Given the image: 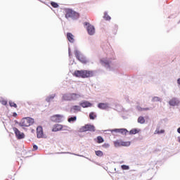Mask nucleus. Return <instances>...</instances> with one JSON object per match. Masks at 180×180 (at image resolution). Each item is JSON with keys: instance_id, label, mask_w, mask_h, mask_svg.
Here are the masks:
<instances>
[{"instance_id": "39", "label": "nucleus", "mask_w": 180, "mask_h": 180, "mask_svg": "<svg viewBox=\"0 0 180 180\" xmlns=\"http://www.w3.org/2000/svg\"><path fill=\"white\" fill-rule=\"evenodd\" d=\"M13 116H14V117H16L18 116V114L16 112H13Z\"/></svg>"}, {"instance_id": "9", "label": "nucleus", "mask_w": 180, "mask_h": 180, "mask_svg": "<svg viewBox=\"0 0 180 180\" xmlns=\"http://www.w3.org/2000/svg\"><path fill=\"white\" fill-rule=\"evenodd\" d=\"M51 120L52 122H55L56 123H60L61 120H63V115H55L51 117Z\"/></svg>"}, {"instance_id": "13", "label": "nucleus", "mask_w": 180, "mask_h": 180, "mask_svg": "<svg viewBox=\"0 0 180 180\" xmlns=\"http://www.w3.org/2000/svg\"><path fill=\"white\" fill-rule=\"evenodd\" d=\"M79 105L82 106V108H91V106H92V103H91L89 101H82L79 103Z\"/></svg>"}, {"instance_id": "32", "label": "nucleus", "mask_w": 180, "mask_h": 180, "mask_svg": "<svg viewBox=\"0 0 180 180\" xmlns=\"http://www.w3.org/2000/svg\"><path fill=\"white\" fill-rule=\"evenodd\" d=\"M161 101V98L159 97H153L152 99V102H160Z\"/></svg>"}, {"instance_id": "33", "label": "nucleus", "mask_w": 180, "mask_h": 180, "mask_svg": "<svg viewBox=\"0 0 180 180\" xmlns=\"http://www.w3.org/2000/svg\"><path fill=\"white\" fill-rule=\"evenodd\" d=\"M51 5L53 6V8H58V4L54 1L51 2Z\"/></svg>"}, {"instance_id": "41", "label": "nucleus", "mask_w": 180, "mask_h": 180, "mask_svg": "<svg viewBox=\"0 0 180 180\" xmlns=\"http://www.w3.org/2000/svg\"><path fill=\"white\" fill-rule=\"evenodd\" d=\"M177 131H178V133H179V134H180V127H179V128H178Z\"/></svg>"}, {"instance_id": "29", "label": "nucleus", "mask_w": 180, "mask_h": 180, "mask_svg": "<svg viewBox=\"0 0 180 180\" xmlns=\"http://www.w3.org/2000/svg\"><path fill=\"white\" fill-rule=\"evenodd\" d=\"M9 105L11 108H18V105L13 101H9Z\"/></svg>"}, {"instance_id": "17", "label": "nucleus", "mask_w": 180, "mask_h": 180, "mask_svg": "<svg viewBox=\"0 0 180 180\" xmlns=\"http://www.w3.org/2000/svg\"><path fill=\"white\" fill-rule=\"evenodd\" d=\"M100 61H101L102 65H104V67H107L108 68H110V65H109V61L108 60L101 59Z\"/></svg>"}, {"instance_id": "4", "label": "nucleus", "mask_w": 180, "mask_h": 180, "mask_svg": "<svg viewBox=\"0 0 180 180\" xmlns=\"http://www.w3.org/2000/svg\"><path fill=\"white\" fill-rule=\"evenodd\" d=\"M75 55L76 58H77V60H79L80 63H82V64H86V63H88V60H86V58H85L84 55L81 54V53H79V51H75Z\"/></svg>"}, {"instance_id": "8", "label": "nucleus", "mask_w": 180, "mask_h": 180, "mask_svg": "<svg viewBox=\"0 0 180 180\" xmlns=\"http://www.w3.org/2000/svg\"><path fill=\"white\" fill-rule=\"evenodd\" d=\"M13 130L18 140H22V139H25V134L20 132L18 128L14 127L13 128Z\"/></svg>"}, {"instance_id": "25", "label": "nucleus", "mask_w": 180, "mask_h": 180, "mask_svg": "<svg viewBox=\"0 0 180 180\" xmlns=\"http://www.w3.org/2000/svg\"><path fill=\"white\" fill-rule=\"evenodd\" d=\"M120 133L121 134H123L124 136H126V134H127V133H129V131L124 128H122Z\"/></svg>"}, {"instance_id": "24", "label": "nucleus", "mask_w": 180, "mask_h": 180, "mask_svg": "<svg viewBox=\"0 0 180 180\" xmlns=\"http://www.w3.org/2000/svg\"><path fill=\"white\" fill-rule=\"evenodd\" d=\"M55 96H56V95H51V96H48L46 98V102H51V101H53V99H54Z\"/></svg>"}, {"instance_id": "5", "label": "nucleus", "mask_w": 180, "mask_h": 180, "mask_svg": "<svg viewBox=\"0 0 180 180\" xmlns=\"http://www.w3.org/2000/svg\"><path fill=\"white\" fill-rule=\"evenodd\" d=\"M84 26H87L86 30L90 36L95 34V27H94V25H91L89 22H84Z\"/></svg>"}, {"instance_id": "22", "label": "nucleus", "mask_w": 180, "mask_h": 180, "mask_svg": "<svg viewBox=\"0 0 180 180\" xmlns=\"http://www.w3.org/2000/svg\"><path fill=\"white\" fill-rule=\"evenodd\" d=\"M96 118V114H95V112H91L89 114V119H91V120H95V119Z\"/></svg>"}, {"instance_id": "19", "label": "nucleus", "mask_w": 180, "mask_h": 180, "mask_svg": "<svg viewBox=\"0 0 180 180\" xmlns=\"http://www.w3.org/2000/svg\"><path fill=\"white\" fill-rule=\"evenodd\" d=\"M130 146V141H121V147H129Z\"/></svg>"}, {"instance_id": "1", "label": "nucleus", "mask_w": 180, "mask_h": 180, "mask_svg": "<svg viewBox=\"0 0 180 180\" xmlns=\"http://www.w3.org/2000/svg\"><path fill=\"white\" fill-rule=\"evenodd\" d=\"M73 75L77 78H91L95 75L93 70H75Z\"/></svg>"}, {"instance_id": "40", "label": "nucleus", "mask_w": 180, "mask_h": 180, "mask_svg": "<svg viewBox=\"0 0 180 180\" xmlns=\"http://www.w3.org/2000/svg\"><path fill=\"white\" fill-rule=\"evenodd\" d=\"M177 84H179V85H180V78L178 79V80H177Z\"/></svg>"}, {"instance_id": "35", "label": "nucleus", "mask_w": 180, "mask_h": 180, "mask_svg": "<svg viewBox=\"0 0 180 180\" xmlns=\"http://www.w3.org/2000/svg\"><path fill=\"white\" fill-rule=\"evenodd\" d=\"M121 167H122V169H124V170L129 169V168H130L129 166H127L126 165H122Z\"/></svg>"}, {"instance_id": "26", "label": "nucleus", "mask_w": 180, "mask_h": 180, "mask_svg": "<svg viewBox=\"0 0 180 180\" xmlns=\"http://www.w3.org/2000/svg\"><path fill=\"white\" fill-rule=\"evenodd\" d=\"M103 141H105V140L103 139V138H102V136H97V143L98 144H101V143H103Z\"/></svg>"}, {"instance_id": "3", "label": "nucleus", "mask_w": 180, "mask_h": 180, "mask_svg": "<svg viewBox=\"0 0 180 180\" xmlns=\"http://www.w3.org/2000/svg\"><path fill=\"white\" fill-rule=\"evenodd\" d=\"M81 96L78 94L70 93L68 94H64L62 97L63 101H77V99H79Z\"/></svg>"}, {"instance_id": "18", "label": "nucleus", "mask_w": 180, "mask_h": 180, "mask_svg": "<svg viewBox=\"0 0 180 180\" xmlns=\"http://www.w3.org/2000/svg\"><path fill=\"white\" fill-rule=\"evenodd\" d=\"M164 133H165V131L164 129L160 130V128H157L154 132V134H162Z\"/></svg>"}, {"instance_id": "15", "label": "nucleus", "mask_w": 180, "mask_h": 180, "mask_svg": "<svg viewBox=\"0 0 180 180\" xmlns=\"http://www.w3.org/2000/svg\"><path fill=\"white\" fill-rule=\"evenodd\" d=\"M67 39L70 41V43H74V35L71 34L70 32H68L67 34Z\"/></svg>"}, {"instance_id": "38", "label": "nucleus", "mask_w": 180, "mask_h": 180, "mask_svg": "<svg viewBox=\"0 0 180 180\" xmlns=\"http://www.w3.org/2000/svg\"><path fill=\"white\" fill-rule=\"evenodd\" d=\"M37 148H38L37 146H36V145H34V146H33V150H34V151H36V150H37Z\"/></svg>"}, {"instance_id": "6", "label": "nucleus", "mask_w": 180, "mask_h": 180, "mask_svg": "<svg viewBox=\"0 0 180 180\" xmlns=\"http://www.w3.org/2000/svg\"><path fill=\"white\" fill-rule=\"evenodd\" d=\"M78 15V13L71 9L65 10V18L66 19H70V18H75Z\"/></svg>"}, {"instance_id": "11", "label": "nucleus", "mask_w": 180, "mask_h": 180, "mask_svg": "<svg viewBox=\"0 0 180 180\" xmlns=\"http://www.w3.org/2000/svg\"><path fill=\"white\" fill-rule=\"evenodd\" d=\"M170 106H178L179 105V100L176 98H173L169 101Z\"/></svg>"}, {"instance_id": "42", "label": "nucleus", "mask_w": 180, "mask_h": 180, "mask_svg": "<svg viewBox=\"0 0 180 180\" xmlns=\"http://www.w3.org/2000/svg\"><path fill=\"white\" fill-rule=\"evenodd\" d=\"M179 143H180V138L179 139Z\"/></svg>"}, {"instance_id": "2", "label": "nucleus", "mask_w": 180, "mask_h": 180, "mask_svg": "<svg viewBox=\"0 0 180 180\" xmlns=\"http://www.w3.org/2000/svg\"><path fill=\"white\" fill-rule=\"evenodd\" d=\"M33 123H34V120L33 118L25 117L20 122L19 126L21 127H29L30 126H32Z\"/></svg>"}, {"instance_id": "31", "label": "nucleus", "mask_w": 180, "mask_h": 180, "mask_svg": "<svg viewBox=\"0 0 180 180\" xmlns=\"http://www.w3.org/2000/svg\"><path fill=\"white\" fill-rule=\"evenodd\" d=\"M75 120H77V117H71L70 118H69L68 120V122H69L70 123H71V122H75Z\"/></svg>"}, {"instance_id": "30", "label": "nucleus", "mask_w": 180, "mask_h": 180, "mask_svg": "<svg viewBox=\"0 0 180 180\" xmlns=\"http://www.w3.org/2000/svg\"><path fill=\"white\" fill-rule=\"evenodd\" d=\"M137 133H139V131L136 129H133L129 131V134H137Z\"/></svg>"}, {"instance_id": "7", "label": "nucleus", "mask_w": 180, "mask_h": 180, "mask_svg": "<svg viewBox=\"0 0 180 180\" xmlns=\"http://www.w3.org/2000/svg\"><path fill=\"white\" fill-rule=\"evenodd\" d=\"M80 131H95V126L86 124L80 128Z\"/></svg>"}, {"instance_id": "37", "label": "nucleus", "mask_w": 180, "mask_h": 180, "mask_svg": "<svg viewBox=\"0 0 180 180\" xmlns=\"http://www.w3.org/2000/svg\"><path fill=\"white\" fill-rule=\"evenodd\" d=\"M121 129H115L112 130V131H115V133H120Z\"/></svg>"}, {"instance_id": "23", "label": "nucleus", "mask_w": 180, "mask_h": 180, "mask_svg": "<svg viewBox=\"0 0 180 180\" xmlns=\"http://www.w3.org/2000/svg\"><path fill=\"white\" fill-rule=\"evenodd\" d=\"M136 109H137V110H139V112H143V110H150L149 108H141L140 106H137Z\"/></svg>"}, {"instance_id": "20", "label": "nucleus", "mask_w": 180, "mask_h": 180, "mask_svg": "<svg viewBox=\"0 0 180 180\" xmlns=\"http://www.w3.org/2000/svg\"><path fill=\"white\" fill-rule=\"evenodd\" d=\"M138 123H140L141 124H144V123H146V120L143 118V117L140 116L138 118Z\"/></svg>"}, {"instance_id": "36", "label": "nucleus", "mask_w": 180, "mask_h": 180, "mask_svg": "<svg viewBox=\"0 0 180 180\" xmlns=\"http://www.w3.org/2000/svg\"><path fill=\"white\" fill-rule=\"evenodd\" d=\"M102 147H103V148H109V147H110V145H109V143H104L102 145Z\"/></svg>"}, {"instance_id": "27", "label": "nucleus", "mask_w": 180, "mask_h": 180, "mask_svg": "<svg viewBox=\"0 0 180 180\" xmlns=\"http://www.w3.org/2000/svg\"><path fill=\"white\" fill-rule=\"evenodd\" d=\"M95 153H96V155H97V157H103V152H102L101 150H96Z\"/></svg>"}, {"instance_id": "21", "label": "nucleus", "mask_w": 180, "mask_h": 180, "mask_svg": "<svg viewBox=\"0 0 180 180\" xmlns=\"http://www.w3.org/2000/svg\"><path fill=\"white\" fill-rule=\"evenodd\" d=\"M115 147H122V141L117 140L114 141Z\"/></svg>"}, {"instance_id": "34", "label": "nucleus", "mask_w": 180, "mask_h": 180, "mask_svg": "<svg viewBox=\"0 0 180 180\" xmlns=\"http://www.w3.org/2000/svg\"><path fill=\"white\" fill-rule=\"evenodd\" d=\"M0 103L6 106V105H8V101H6V100H0Z\"/></svg>"}, {"instance_id": "10", "label": "nucleus", "mask_w": 180, "mask_h": 180, "mask_svg": "<svg viewBox=\"0 0 180 180\" xmlns=\"http://www.w3.org/2000/svg\"><path fill=\"white\" fill-rule=\"evenodd\" d=\"M37 139H43L44 134H43V127L39 126L37 128Z\"/></svg>"}, {"instance_id": "16", "label": "nucleus", "mask_w": 180, "mask_h": 180, "mask_svg": "<svg viewBox=\"0 0 180 180\" xmlns=\"http://www.w3.org/2000/svg\"><path fill=\"white\" fill-rule=\"evenodd\" d=\"M98 108H99V109H108V108H109V104L108 103H100L98 105Z\"/></svg>"}, {"instance_id": "12", "label": "nucleus", "mask_w": 180, "mask_h": 180, "mask_svg": "<svg viewBox=\"0 0 180 180\" xmlns=\"http://www.w3.org/2000/svg\"><path fill=\"white\" fill-rule=\"evenodd\" d=\"M60 130H63V125L60 124L53 125L52 128V131H60Z\"/></svg>"}, {"instance_id": "28", "label": "nucleus", "mask_w": 180, "mask_h": 180, "mask_svg": "<svg viewBox=\"0 0 180 180\" xmlns=\"http://www.w3.org/2000/svg\"><path fill=\"white\" fill-rule=\"evenodd\" d=\"M103 18L105 20H110V16H109V15H108L107 12L104 13V17Z\"/></svg>"}, {"instance_id": "14", "label": "nucleus", "mask_w": 180, "mask_h": 180, "mask_svg": "<svg viewBox=\"0 0 180 180\" xmlns=\"http://www.w3.org/2000/svg\"><path fill=\"white\" fill-rule=\"evenodd\" d=\"M70 112L72 113H75V112H81V107L79 105H73L70 108Z\"/></svg>"}]
</instances>
